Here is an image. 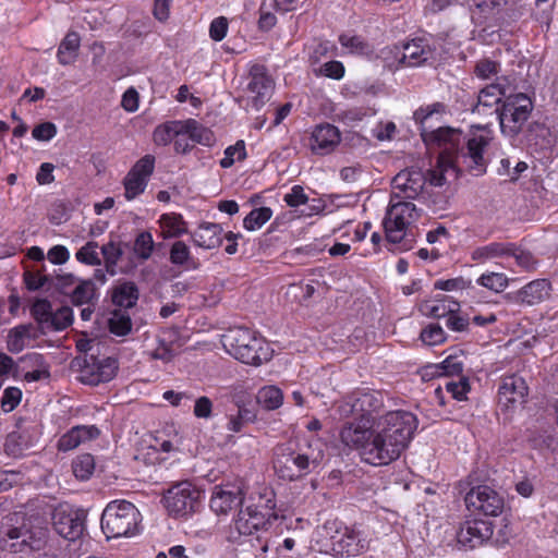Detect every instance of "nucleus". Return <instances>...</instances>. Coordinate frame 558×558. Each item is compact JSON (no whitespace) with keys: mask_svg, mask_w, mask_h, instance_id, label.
<instances>
[{"mask_svg":"<svg viewBox=\"0 0 558 558\" xmlns=\"http://www.w3.org/2000/svg\"><path fill=\"white\" fill-rule=\"evenodd\" d=\"M442 102H434L422 106L413 113L414 121L420 125L421 136L428 148L439 149V156L435 168L425 174L418 169L400 171L392 179L393 194L397 199H414L422 192L426 181L434 186H442L448 180L458 178V168L465 167L475 175L486 171L487 162L484 150L492 137L487 134L473 133L468 140L462 132L451 128H438L429 130L428 122L434 116L445 112Z\"/></svg>","mask_w":558,"mask_h":558,"instance_id":"nucleus-1","label":"nucleus"},{"mask_svg":"<svg viewBox=\"0 0 558 558\" xmlns=\"http://www.w3.org/2000/svg\"><path fill=\"white\" fill-rule=\"evenodd\" d=\"M417 428L416 416L404 410L383 414L372 436L363 440L360 450L362 459L372 465H385L397 460L409 446Z\"/></svg>","mask_w":558,"mask_h":558,"instance_id":"nucleus-2","label":"nucleus"},{"mask_svg":"<svg viewBox=\"0 0 558 558\" xmlns=\"http://www.w3.org/2000/svg\"><path fill=\"white\" fill-rule=\"evenodd\" d=\"M383 396L377 391H354L345 397L338 405V412L341 417H353V422L342 427L341 441L348 447L361 446L363 440L372 436V429L383 415Z\"/></svg>","mask_w":558,"mask_h":558,"instance_id":"nucleus-3","label":"nucleus"},{"mask_svg":"<svg viewBox=\"0 0 558 558\" xmlns=\"http://www.w3.org/2000/svg\"><path fill=\"white\" fill-rule=\"evenodd\" d=\"M227 351L242 363L259 366L272 356L269 344L245 327H235L222 336Z\"/></svg>","mask_w":558,"mask_h":558,"instance_id":"nucleus-4","label":"nucleus"},{"mask_svg":"<svg viewBox=\"0 0 558 558\" xmlns=\"http://www.w3.org/2000/svg\"><path fill=\"white\" fill-rule=\"evenodd\" d=\"M272 456L276 474L286 481H296L307 475L317 465L315 459H311L300 450L295 439L278 444L272 450Z\"/></svg>","mask_w":558,"mask_h":558,"instance_id":"nucleus-5","label":"nucleus"},{"mask_svg":"<svg viewBox=\"0 0 558 558\" xmlns=\"http://www.w3.org/2000/svg\"><path fill=\"white\" fill-rule=\"evenodd\" d=\"M141 513L126 500L109 502L101 514V530L107 538L134 535L138 530Z\"/></svg>","mask_w":558,"mask_h":558,"instance_id":"nucleus-6","label":"nucleus"},{"mask_svg":"<svg viewBox=\"0 0 558 558\" xmlns=\"http://www.w3.org/2000/svg\"><path fill=\"white\" fill-rule=\"evenodd\" d=\"M533 108V101L527 95L523 93L508 95L497 117L501 133L509 138H515L527 124Z\"/></svg>","mask_w":558,"mask_h":558,"instance_id":"nucleus-7","label":"nucleus"},{"mask_svg":"<svg viewBox=\"0 0 558 558\" xmlns=\"http://www.w3.org/2000/svg\"><path fill=\"white\" fill-rule=\"evenodd\" d=\"M420 216L421 213L413 203L391 197L383 220L387 240L391 243L408 242L409 227Z\"/></svg>","mask_w":558,"mask_h":558,"instance_id":"nucleus-8","label":"nucleus"},{"mask_svg":"<svg viewBox=\"0 0 558 558\" xmlns=\"http://www.w3.org/2000/svg\"><path fill=\"white\" fill-rule=\"evenodd\" d=\"M275 504L259 497L258 504H247L242 507L233 523V529L239 535L250 536L258 531H266L278 519L275 512Z\"/></svg>","mask_w":558,"mask_h":558,"instance_id":"nucleus-9","label":"nucleus"},{"mask_svg":"<svg viewBox=\"0 0 558 558\" xmlns=\"http://www.w3.org/2000/svg\"><path fill=\"white\" fill-rule=\"evenodd\" d=\"M48 532L45 529L29 530L25 526L0 529V547L11 553H36L47 545Z\"/></svg>","mask_w":558,"mask_h":558,"instance_id":"nucleus-10","label":"nucleus"},{"mask_svg":"<svg viewBox=\"0 0 558 558\" xmlns=\"http://www.w3.org/2000/svg\"><path fill=\"white\" fill-rule=\"evenodd\" d=\"M383 53L393 54L398 65L417 66L435 60L436 50L427 38H415L402 47L387 48Z\"/></svg>","mask_w":558,"mask_h":558,"instance_id":"nucleus-11","label":"nucleus"},{"mask_svg":"<svg viewBox=\"0 0 558 558\" xmlns=\"http://www.w3.org/2000/svg\"><path fill=\"white\" fill-rule=\"evenodd\" d=\"M201 493L190 482H181L168 489L165 506L170 514L180 517L196 511Z\"/></svg>","mask_w":558,"mask_h":558,"instance_id":"nucleus-12","label":"nucleus"},{"mask_svg":"<svg viewBox=\"0 0 558 558\" xmlns=\"http://www.w3.org/2000/svg\"><path fill=\"white\" fill-rule=\"evenodd\" d=\"M469 510L484 515L497 517L505 508L504 497L488 485H478L470 489L464 498Z\"/></svg>","mask_w":558,"mask_h":558,"instance_id":"nucleus-13","label":"nucleus"},{"mask_svg":"<svg viewBox=\"0 0 558 558\" xmlns=\"http://www.w3.org/2000/svg\"><path fill=\"white\" fill-rule=\"evenodd\" d=\"M155 169V157L145 155L138 159L123 179L124 197L133 201L143 194Z\"/></svg>","mask_w":558,"mask_h":558,"instance_id":"nucleus-14","label":"nucleus"},{"mask_svg":"<svg viewBox=\"0 0 558 558\" xmlns=\"http://www.w3.org/2000/svg\"><path fill=\"white\" fill-rule=\"evenodd\" d=\"M332 549L337 554L347 556H357L369 547L368 534L361 527L345 526L343 531H337V534L331 537Z\"/></svg>","mask_w":558,"mask_h":558,"instance_id":"nucleus-15","label":"nucleus"},{"mask_svg":"<svg viewBox=\"0 0 558 558\" xmlns=\"http://www.w3.org/2000/svg\"><path fill=\"white\" fill-rule=\"evenodd\" d=\"M527 396L529 387L523 377L506 376L498 389V404L506 411L515 410L526 403Z\"/></svg>","mask_w":558,"mask_h":558,"instance_id":"nucleus-16","label":"nucleus"},{"mask_svg":"<svg viewBox=\"0 0 558 558\" xmlns=\"http://www.w3.org/2000/svg\"><path fill=\"white\" fill-rule=\"evenodd\" d=\"M246 89L252 95L251 105L256 110H259L270 99L274 90V81L268 75L267 69L264 65H252Z\"/></svg>","mask_w":558,"mask_h":558,"instance_id":"nucleus-17","label":"nucleus"},{"mask_svg":"<svg viewBox=\"0 0 558 558\" xmlns=\"http://www.w3.org/2000/svg\"><path fill=\"white\" fill-rule=\"evenodd\" d=\"M84 522V511L59 508L52 514V524L56 532L69 541H75L83 534Z\"/></svg>","mask_w":558,"mask_h":558,"instance_id":"nucleus-18","label":"nucleus"},{"mask_svg":"<svg viewBox=\"0 0 558 558\" xmlns=\"http://www.w3.org/2000/svg\"><path fill=\"white\" fill-rule=\"evenodd\" d=\"M118 361L113 357H105L97 360L90 356L89 361H85V365L81 371L82 383L90 386H97L101 383L110 381L117 374Z\"/></svg>","mask_w":558,"mask_h":558,"instance_id":"nucleus-19","label":"nucleus"},{"mask_svg":"<svg viewBox=\"0 0 558 558\" xmlns=\"http://www.w3.org/2000/svg\"><path fill=\"white\" fill-rule=\"evenodd\" d=\"M506 88L501 83H493L485 86L478 92L477 100L472 106L471 111L478 117H492L500 110L499 104L504 98L507 97Z\"/></svg>","mask_w":558,"mask_h":558,"instance_id":"nucleus-20","label":"nucleus"},{"mask_svg":"<svg viewBox=\"0 0 558 558\" xmlns=\"http://www.w3.org/2000/svg\"><path fill=\"white\" fill-rule=\"evenodd\" d=\"M493 535V525L488 521L472 520L466 521L457 534L458 543L463 547L473 549L484 542L488 541Z\"/></svg>","mask_w":558,"mask_h":558,"instance_id":"nucleus-21","label":"nucleus"},{"mask_svg":"<svg viewBox=\"0 0 558 558\" xmlns=\"http://www.w3.org/2000/svg\"><path fill=\"white\" fill-rule=\"evenodd\" d=\"M341 141L337 126L326 123L317 125L311 135L310 146L317 155H327L339 145Z\"/></svg>","mask_w":558,"mask_h":558,"instance_id":"nucleus-22","label":"nucleus"},{"mask_svg":"<svg viewBox=\"0 0 558 558\" xmlns=\"http://www.w3.org/2000/svg\"><path fill=\"white\" fill-rule=\"evenodd\" d=\"M243 500V494L239 488L216 486L210 498V508L217 514H227L242 506Z\"/></svg>","mask_w":558,"mask_h":558,"instance_id":"nucleus-23","label":"nucleus"},{"mask_svg":"<svg viewBox=\"0 0 558 558\" xmlns=\"http://www.w3.org/2000/svg\"><path fill=\"white\" fill-rule=\"evenodd\" d=\"M223 229L219 223L206 222L201 225L193 233V242L203 248L211 250L222 243Z\"/></svg>","mask_w":558,"mask_h":558,"instance_id":"nucleus-24","label":"nucleus"},{"mask_svg":"<svg viewBox=\"0 0 558 558\" xmlns=\"http://www.w3.org/2000/svg\"><path fill=\"white\" fill-rule=\"evenodd\" d=\"M513 242H489L485 245L475 247L471 252V259L476 263H485L496 258H507L513 253Z\"/></svg>","mask_w":558,"mask_h":558,"instance_id":"nucleus-25","label":"nucleus"},{"mask_svg":"<svg viewBox=\"0 0 558 558\" xmlns=\"http://www.w3.org/2000/svg\"><path fill=\"white\" fill-rule=\"evenodd\" d=\"M181 134L197 144L210 146L215 142L214 133L195 119L181 120Z\"/></svg>","mask_w":558,"mask_h":558,"instance_id":"nucleus-26","label":"nucleus"},{"mask_svg":"<svg viewBox=\"0 0 558 558\" xmlns=\"http://www.w3.org/2000/svg\"><path fill=\"white\" fill-rule=\"evenodd\" d=\"M464 353L459 350L449 354L441 363L434 364L427 368L433 369V375L437 376H454L461 375L464 366Z\"/></svg>","mask_w":558,"mask_h":558,"instance_id":"nucleus-27","label":"nucleus"},{"mask_svg":"<svg viewBox=\"0 0 558 558\" xmlns=\"http://www.w3.org/2000/svg\"><path fill=\"white\" fill-rule=\"evenodd\" d=\"M423 314L434 318H447L450 313L459 312L460 304L450 296L434 302H426L421 306Z\"/></svg>","mask_w":558,"mask_h":558,"instance_id":"nucleus-28","label":"nucleus"},{"mask_svg":"<svg viewBox=\"0 0 558 558\" xmlns=\"http://www.w3.org/2000/svg\"><path fill=\"white\" fill-rule=\"evenodd\" d=\"M81 38L76 32H70L60 43L57 58L60 64H72L76 58L80 49Z\"/></svg>","mask_w":558,"mask_h":558,"instance_id":"nucleus-29","label":"nucleus"},{"mask_svg":"<svg viewBox=\"0 0 558 558\" xmlns=\"http://www.w3.org/2000/svg\"><path fill=\"white\" fill-rule=\"evenodd\" d=\"M550 283L545 279L534 280L524 286L520 296L527 304H536L549 295Z\"/></svg>","mask_w":558,"mask_h":558,"instance_id":"nucleus-30","label":"nucleus"},{"mask_svg":"<svg viewBox=\"0 0 558 558\" xmlns=\"http://www.w3.org/2000/svg\"><path fill=\"white\" fill-rule=\"evenodd\" d=\"M126 243L109 241L101 246V254L105 260V268L107 274L114 276L118 272V262L121 259Z\"/></svg>","mask_w":558,"mask_h":558,"instance_id":"nucleus-31","label":"nucleus"},{"mask_svg":"<svg viewBox=\"0 0 558 558\" xmlns=\"http://www.w3.org/2000/svg\"><path fill=\"white\" fill-rule=\"evenodd\" d=\"M181 130V120L167 121L156 126L153 133V141L158 146H167L175 137L182 136Z\"/></svg>","mask_w":558,"mask_h":558,"instance_id":"nucleus-32","label":"nucleus"},{"mask_svg":"<svg viewBox=\"0 0 558 558\" xmlns=\"http://www.w3.org/2000/svg\"><path fill=\"white\" fill-rule=\"evenodd\" d=\"M32 324L19 325L9 331L7 347L12 353H20L25 348V340L34 337Z\"/></svg>","mask_w":558,"mask_h":558,"instance_id":"nucleus-33","label":"nucleus"},{"mask_svg":"<svg viewBox=\"0 0 558 558\" xmlns=\"http://www.w3.org/2000/svg\"><path fill=\"white\" fill-rule=\"evenodd\" d=\"M138 300V289L134 282H124L118 286L112 294V301L120 307L131 308Z\"/></svg>","mask_w":558,"mask_h":558,"instance_id":"nucleus-34","label":"nucleus"},{"mask_svg":"<svg viewBox=\"0 0 558 558\" xmlns=\"http://www.w3.org/2000/svg\"><path fill=\"white\" fill-rule=\"evenodd\" d=\"M52 304L47 299H37L31 306V315L38 324L41 333H46L52 318Z\"/></svg>","mask_w":558,"mask_h":558,"instance_id":"nucleus-35","label":"nucleus"},{"mask_svg":"<svg viewBox=\"0 0 558 558\" xmlns=\"http://www.w3.org/2000/svg\"><path fill=\"white\" fill-rule=\"evenodd\" d=\"M29 448L28 436L25 433L12 432L7 435L3 450L12 458H20Z\"/></svg>","mask_w":558,"mask_h":558,"instance_id":"nucleus-36","label":"nucleus"},{"mask_svg":"<svg viewBox=\"0 0 558 558\" xmlns=\"http://www.w3.org/2000/svg\"><path fill=\"white\" fill-rule=\"evenodd\" d=\"M256 399L264 409L271 411L282 405L283 393L276 386H265L258 390Z\"/></svg>","mask_w":558,"mask_h":558,"instance_id":"nucleus-37","label":"nucleus"},{"mask_svg":"<svg viewBox=\"0 0 558 558\" xmlns=\"http://www.w3.org/2000/svg\"><path fill=\"white\" fill-rule=\"evenodd\" d=\"M23 362H29L32 365L37 366L36 369L26 372L24 380L27 383L38 381L40 379L49 378L50 373L48 366L45 364L44 356L39 353L26 354L22 357Z\"/></svg>","mask_w":558,"mask_h":558,"instance_id":"nucleus-38","label":"nucleus"},{"mask_svg":"<svg viewBox=\"0 0 558 558\" xmlns=\"http://www.w3.org/2000/svg\"><path fill=\"white\" fill-rule=\"evenodd\" d=\"M170 262L175 266L195 268L196 263L191 256L189 246L183 241H175L170 248Z\"/></svg>","mask_w":558,"mask_h":558,"instance_id":"nucleus-39","label":"nucleus"},{"mask_svg":"<svg viewBox=\"0 0 558 558\" xmlns=\"http://www.w3.org/2000/svg\"><path fill=\"white\" fill-rule=\"evenodd\" d=\"M108 327L111 333L119 337H124L132 329L131 317L124 311H114L108 319Z\"/></svg>","mask_w":558,"mask_h":558,"instance_id":"nucleus-40","label":"nucleus"},{"mask_svg":"<svg viewBox=\"0 0 558 558\" xmlns=\"http://www.w3.org/2000/svg\"><path fill=\"white\" fill-rule=\"evenodd\" d=\"M155 243L151 233L148 231H142L134 240L133 252L138 259L145 262L150 258Z\"/></svg>","mask_w":558,"mask_h":558,"instance_id":"nucleus-41","label":"nucleus"},{"mask_svg":"<svg viewBox=\"0 0 558 558\" xmlns=\"http://www.w3.org/2000/svg\"><path fill=\"white\" fill-rule=\"evenodd\" d=\"M73 474L81 481L88 480L95 471V459L89 453L77 456L72 462Z\"/></svg>","mask_w":558,"mask_h":558,"instance_id":"nucleus-42","label":"nucleus"},{"mask_svg":"<svg viewBox=\"0 0 558 558\" xmlns=\"http://www.w3.org/2000/svg\"><path fill=\"white\" fill-rule=\"evenodd\" d=\"M96 296V288L93 280H78V284L72 292L71 300L75 305L90 303Z\"/></svg>","mask_w":558,"mask_h":558,"instance_id":"nucleus-43","label":"nucleus"},{"mask_svg":"<svg viewBox=\"0 0 558 558\" xmlns=\"http://www.w3.org/2000/svg\"><path fill=\"white\" fill-rule=\"evenodd\" d=\"M272 216L269 207H259L253 209L243 220V226L248 231L262 228Z\"/></svg>","mask_w":558,"mask_h":558,"instance_id":"nucleus-44","label":"nucleus"},{"mask_svg":"<svg viewBox=\"0 0 558 558\" xmlns=\"http://www.w3.org/2000/svg\"><path fill=\"white\" fill-rule=\"evenodd\" d=\"M513 253L509 254V257H513L518 267L525 271H533L538 266L537 258L527 250L518 246L512 243Z\"/></svg>","mask_w":558,"mask_h":558,"instance_id":"nucleus-45","label":"nucleus"},{"mask_svg":"<svg viewBox=\"0 0 558 558\" xmlns=\"http://www.w3.org/2000/svg\"><path fill=\"white\" fill-rule=\"evenodd\" d=\"M73 323V311L69 306H62L52 313L49 327L47 331H60L64 330Z\"/></svg>","mask_w":558,"mask_h":558,"instance_id":"nucleus-46","label":"nucleus"},{"mask_svg":"<svg viewBox=\"0 0 558 558\" xmlns=\"http://www.w3.org/2000/svg\"><path fill=\"white\" fill-rule=\"evenodd\" d=\"M97 248L98 243L95 241H89L76 252L75 257L83 264L99 266L101 265V259L98 255Z\"/></svg>","mask_w":558,"mask_h":558,"instance_id":"nucleus-47","label":"nucleus"},{"mask_svg":"<svg viewBox=\"0 0 558 558\" xmlns=\"http://www.w3.org/2000/svg\"><path fill=\"white\" fill-rule=\"evenodd\" d=\"M246 158L244 141H238L234 145L225 150V157L220 160L221 168H230L235 161H242Z\"/></svg>","mask_w":558,"mask_h":558,"instance_id":"nucleus-48","label":"nucleus"},{"mask_svg":"<svg viewBox=\"0 0 558 558\" xmlns=\"http://www.w3.org/2000/svg\"><path fill=\"white\" fill-rule=\"evenodd\" d=\"M477 282L492 291L501 292L508 286V278L501 272H488L483 274Z\"/></svg>","mask_w":558,"mask_h":558,"instance_id":"nucleus-49","label":"nucleus"},{"mask_svg":"<svg viewBox=\"0 0 558 558\" xmlns=\"http://www.w3.org/2000/svg\"><path fill=\"white\" fill-rule=\"evenodd\" d=\"M420 338L427 345H436L446 340L445 331L438 324H430L424 328Z\"/></svg>","mask_w":558,"mask_h":558,"instance_id":"nucleus-50","label":"nucleus"},{"mask_svg":"<svg viewBox=\"0 0 558 558\" xmlns=\"http://www.w3.org/2000/svg\"><path fill=\"white\" fill-rule=\"evenodd\" d=\"M445 389L452 396L453 399L463 401L466 399V395L471 388L469 379L466 377H460L458 381H447L445 384Z\"/></svg>","mask_w":558,"mask_h":558,"instance_id":"nucleus-51","label":"nucleus"},{"mask_svg":"<svg viewBox=\"0 0 558 558\" xmlns=\"http://www.w3.org/2000/svg\"><path fill=\"white\" fill-rule=\"evenodd\" d=\"M499 68L498 62L484 58L476 62L474 72L478 78L489 80L498 74Z\"/></svg>","mask_w":558,"mask_h":558,"instance_id":"nucleus-52","label":"nucleus"},{"mask_svg":"<svg viewBox=\"0 0 558 558\" xmlns=\"http://www.w3.org/2000/svg\"><path fill=\"white\" fill-rule=\"evenodd\" d=\"M339 43L352 53H365L368 49L367 44L356 35L341 34Z\"/></svg>","mask_w":558,"mask_h":558,"instance_id":"nucleus-53","label":"nucleus"},{"mask_svg":"<svg viewBox=\"0 0 558 558\" xmlns=\"http://www.w3.org/2000/svg\"><path fill=\"white\" fill-rule=\"evenodd\" d=\"M22 391L16 387H8L1 397V409L9 413L13 411L21 402Z\"/></svg>","mask_w":558,"mask_h":558,"instance_id":"nucleus-54","label":"nucleus"},{"mask_svg":"<svg viewBox=\"0 0 558 558\" xmlns=\"http://www.w3.org/2000/svg\"><path fill=\"white\" fill-rule=\"evenodd\" d=\"M319 74L332 80H340L344 75V65L337 60L325 62L319 68Z\"/></svg>","mask_w":558,"mask_h":558,"instance_id":"nucleus-55","label":"nucleus"},{"mask_svg":"<svg viewBox=\"0 0 558 558\" xmlns=\"http://www.w3.org/2000/svg\"><path fill=\"white\" fill-rule=\"evenodd\" d=\"M57 134V126L52 122H44L38 125H36L33 131L32 135L37 141L47 142L53 138Z\"/></svg>","mask_w":558,"mask_h":558,"instance_id":"nucleus-56","label":"nucleus"},{"mask_svg":"<svg viewBox=\"0 0 558 558\" xmlns=\"http://www.w3.org/2000/svg\"><path fill=\"white\" fill-rule=\"evenodd\" d=\"M81 444L94 440L99 437L100 430L96 425H76L72 427Z\"/></svg>","mask_w":558,"mask_h":558,"instance_id":"nucleus-57","label":"nucleus"},{"mask_svg":"<svg viewBox=\"0 0 558 558\" xmlns=\"http://www.w3.org/2000/svg\"><path fill=\"white\" fill-rule=\"evenodd\" d=\"M161 220L173 236H178L186 232L185 222L182 220L181 216L163 215Z\"/></svg>","mask_w":558,"mask_h":558,"instance_id":"nucleus-58","label":"nucleus"},{"mask_svg":"<svg viewBox=\"0 0 558 558\" xmlns=\"http://www.w3.org/2000/svg\"><path fill=\"white\" fill-rule=\"evenodd\" d=\"M228 31V20L225 16H219L213 20L209 27V36L215 41L222 40Z\"/></svg>","mask_w":558,"mask_h":558,"instance_id":"nucleus-59","label":"nucleus"},{"mask_svg":"<svg viewBox=\"0 0 558 558\" xmlns=\"http://www.w3.org/2000/svg\"><path fill=\"white\" fill-rule=\"evenodd\" d=\"M213 401L206 397L202 396L195 400L193 413L197 418H209L213 415Z\"/></svg>","mask_w":558,"mask_h":558,"instance_id":"nucleus-60","label":"nucleus"},{"mask_svg":"<svg viewBox=\"0 0 558 558\" xmlns=\"http://www.w3.org/2000/svg\"><path fill=\"white\" fill-rule=\"evenodd\" d=\"M470 281H466L462 277L447 279V280H437L434 283V288L436 290H444V291H454V290H463L468 287H470Z\"/></svg>","mask_w":558,"mask_h":558,"instance_id":"nucleus-61","label":"nucleus"},{"mask_svg":"<svg viewBox=\"0 0 558 558\" xmlns=\"http://www.w3.org/2000/svg\"><path fill=\"white\" fill-rule=\"evenodd\" d=\"M284 202L290 207H298L307 202V196L301 185H294L289 193L283 197Z\"/></svg>","mask_w":558,"mask_h":558,"instance_id":"nucleus-62","label":"nucleus"},{"mask_svg":"<svg viewBox=\"0 0 558 558\" xmlns=\"http://www.w3.org/2000/svg\"><path fill=\"white\" fill-rule=\"evenodd\" d=\"M469 319L460 315L459 312L450 313L446 318L447 328L456 332L465 331L469 327Z\"/></svg>","mask_w":558,"mask_h":558,"instance_id":"nucleus-63","label":"nucleus"},{"mask_svg":"<svg viewBox=\"0 0 558 558\" xmlns=\"http://www.w3.org/2000/svg\"><path fill=\"white\" fill-rule=\"evenodd\" d=\"M80 445H82L81 441L77 439L75 433H73L71 428L59 438L57 448L59 451L66 452L77 448Z\"/></svg>","mask_w":558,"mask_h":558,"instance_id":"nucleus-64","label":"nucleus"}]
</instances>
